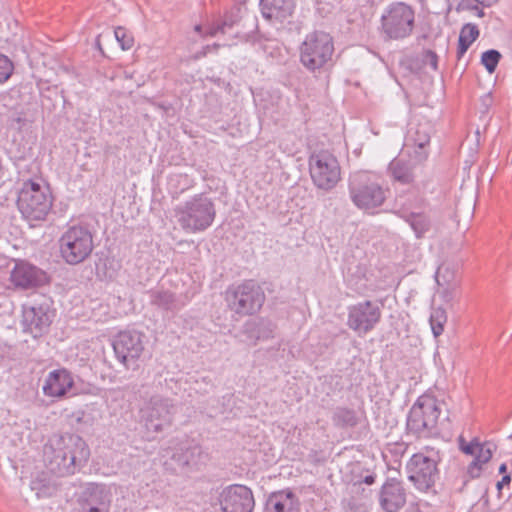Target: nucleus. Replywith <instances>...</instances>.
<instances>
[{
    "instance_id": "f257e3e1",
    "label": "nucleus",
    "mask_w": 512,
    "mask_h": 512,
    "mask_svg": "<svg viewBox=\"0 0 512 512\" xmlns=\"http://www.w3.org/2000/svg\"><path fill=\"white\" fill-rule=\"evenodd\" d=\"M47 468L57 476L72 475L85 464L90 450L78 435L61 436L45 447Z\"/></svg>"
},
{
    "instance_id": "f03ea898",
    "label": "nucleus",
    "mask_w": 512,
    "mask_h": 512,
    "mask_svg": "<svg viewBox=\"0 0 512 512\" xmlns=\"http://www.w3.org/2000/svg\"><path fill=\"white\" fill-rule=\"evenodd\" d=\"M175 214L183 230L197 233L205 231L212 225L216 217V209L213 201L201 193L178 206Z\"/></svg>"
},
{
    "instance_id": "7ed1b4c3",
    "label": "nucleus",
    "mask_w": 512,
    "mask_h": 512,
    "mask_svg": "<svg viewBox=\"0 0 512 512\" xmlns=\"http://www.w3.org/2000/svg\"><path fill=\"white\" fill-rule=\"evenodd\" d=\"M228 309L239 317L258 313L266 299L264 290L255 280H245L228 286L224 293Z\"/></svg>"
},
{
    "instance_id": "20e7f679",
    "label": "nucleus",
    "mask_w": 512,
    "mask_h": 512,
    "mask_svg": "<svg viewBox=\"0 0 512 512\" xmlns=\"http://www.w3.org/2000/svg\"><path fill=\"white\" fill-rule=\"evenodd\" d=\"M440 407L430 396H420L409 410L406 430L416 438H431L439 434L437 427Z\"/></svg>"
},
{
    "instance_id": "39448f33",
    "label": "nucleus",
    "mask_w": 512,
    "mask_h": 512,
    "mask_svg": "<svg viewBox=\"0 0 512 512\" xmlns=\"http://www.w3.org/2000/svg\"><path fill=\"white\" fill-rule=\"evenodd\" d=\"M333 38L324 31H314L306 35L300 46V62L310 72L320 71L332 61Z\"/></svg>"
},
{
    "instance_id": "423d86ee",
    "label": "nucleus",
    "mask_w": 512,
    "mask_h": 512,
    "mask_svg": "<svg viewBox=\"0 0 512 512\" xmlns=\"http://www.w3.org/2000/svg\"><path fill=\"white\" fill-rule=\"evenodd\" d=\"M415 26V11L404 2H393L381 16V32L385 39L402 40L409 37Z\"/></svg>"
},
{
    "instance_id": "0eeeda50",
    "label": "nucleus",
    "mask_w": 512,
    "mask_h": 512,
    "mask_svg": "<svg viewBox=\"0 0 512 512\" xmlns=\"http://www.w3.org/2000/svg\"><path fill=\"white\" fill-rule=\"evenodd\" d=\"M17 206L27 220L41 221L48 214L52 201L45 187L36 181L28 180L23 183L18 194Z\"/></svg>"
},
{
    "instance_id": "6e6552de",
    "label": "nucleus",
    "mask_w": 512,
    "mask_h": 512,
    "mask_svg": "<svg viewBox=\"0 0 512 512\" xmlns=\"http://www.w3.org/2000/svg\"><path fill=\"white\" fill-rule=\"evenodd\" d=\"M348 190L353 204L358 209L366 211L380 207L387 197V190L363 172L355 173L350 177Z\"/></svg>"
},
{
    "instance_id": "1a4fd4ad",
    "label": "nucleus",
    "mask_w": 512,
    "mask_h": 512,
    "mask_svg": "<svg viewBox=\"0 0 512 512\" xmlns=\"http://www.w3.org/2000/svg\"><path fill=\"white\" fill-rule=\"evenodd\" d=\"M440 460L438 453L426 455L423 452L415 453L407 462L408 479L416 489L422 492L434 491L436 481L439 479L437 464Z\"/></svg>"
},
{
    "instance_id": "9d476101",
    "label": "nucleus",
    "mask_w": 512,
    "mask_h": 512,
    "mask_svg": "<svg viewBox=\"0 0 512 512\" xmlns=\"http://www.w3.org/2000/svg\"><path fill=\"white\" fill-rule=\"evenodd\" d=\"M164 466L167 470L177 472L179 469H197L207 458L203 448L193 440L185 439L174 446L164 449Z\"/></svg>"
},
{
    "instance_id": "9b49d317",
    "label": "nucleus",
    "mask_w": 512,
    "mask_h": 512,
    "mask_svg": "<svg viewBox=\"0 0 512 512\" xmlns=\"http://www.w3.org/2000/svg\"><path fill=\"white\" fill-rule=\"evenodd\" d=\"M60 253L68 264H78L84 261L92 252V233L82 227H70L60 238Z\"/></svg>"
},
{
    "instance_id": "f8f14e48",
    "label": "nucleus",
    "mask_w": 512,
    "mask_h": 512,
    "mask_svg": "<svg viewBox=\"0 0 512 512\" xmlns=\"http://www.w3.org/2000/svg\"><path fill=\"white\" fill-rule=\"evenodd\" d=\"M309 170L314 185L324 191L332 190L341 179L339 162L328 151L313 153L309 158Z\"/></svg>"
},
{
    "instance_id": "ddd939ff",
    "label": "nucleus",
    "mask_w": 512,
    "mask_h": 512,
    "mask_svg": "<svg viewBox=\"0 0 512 512\" xmlns=\"http://www.w3.org/2000/svg\"><path fill=\"white\" fill-rule=\"evenodd\" d=\"M145 335L135 330H125L114 336L112 347L117 359L130 368L144 351Z\"/></svg>"
},
{
    "instance_id": "4468645a",
    "label": "nucleus",
    "mask_w": 512,
    "mask_h": 512,
    "mask_svg": "<svg viewBox=\"0 0 512 512\" xmlns=\"http://www.w3.org/2000/svg\"><path fill=\"white\" fill-rule=\"evenodd\" d=\"M380 319V308L370 300L348 307L347 326L359 335H365L373 330Z\"/></svg>"
},
{
    "instance_id": "2eb2a0df",
    "label": "nucleus",
    "mask_w": 512,
    "mask_h": 512,
    "mask_svg": "<svg viewBox=\"0 0 512 512\" xmlns=\"http://www.w3.org/2000/svg\"><path fill=\"white\" fill-rule=\"evenodd\" d=\"M54 311L48 303L24 305L22 311L23 331L34 338L45 334L53 321Z\"/></svg>"
},
{
    "instance_id": "dca6fc26",
    "label": "nucleus",
    "mask_w": 512,
    "mask_h": 512,
    "mask_svg": "<svg viewBox=\"0 0 512 512\" xmlns=\"http://www.w3.org/2000/svg\"><path fill=\"white\" fill-rule=\"evenodd\" d=\"M221 512H252L255 499L252 490L241 484L225 487L219 495Z\"/></svg>"
},
{
    "instance_id": "f3484780",
    "label": "nucleus",
    "mask_w": 512,
    "mask_h": 512,
    "mask_svg": "<svg viewBox=\"0 0 512 512\" xmlns=\"http://www.w3.org/2000/svg\"><path fill=\"white\" fill-rule=\"evenodd\" d=\"M377 497L383 512H399L407 503L405 483L396 477H387Z\"/></svg>"
},
{
    "instance_id": "a211bd4d",
    "label": "nucleus",
    "mask_w": 512,
    "mask_h": 512,
    "mask_svg": "<svg viewBox=\"0 0 512 512\" xmlns=\"http://www.w3.org/2000/svg\"><path fill=\"white\" fill-rule=\"evenodd\" d=\"M174 406L171 400L161 396L151 397L145 419V427L148 431L158 433L172 423V410Z\"/></svg>"
},
{
    "instance_id": "6ab92c4d",
    "label": "nucleus",
    "mask_w": 512,
    "mask_h": 512,
    "mask_svg": "<svg viewBox=\"0 0 512 512\" xmlns=\"http://www.w3.org/2000/svg\"><path fill=\"white\" fill-rule=\"evenodd\" d=\"M46 273L26 261H16L10 273V281L17 289L37 288L47 282Z\"/></svg>"
},
{
    "instance_id": "aec40b11",
    "label": "nucleus",
    "mask_w": 512,
    "mask_h": 512,
    "mask_svg": "<svg viewBox=\"0 0 512 512\" xmlns=\"http://www.w3.org/2000/svg\"><path fill=\"white\" fill-rule=\"evenodd\" d=\"M74 381L69 371L57 369L51 371L42 387L45 396L61 398L73 387Z\"/></svg>"
},
{
    "instance_id": "412c9836",
    "label": "nucleus",
    "mask_w": 512,
    "mask_h": 512,
    "mask_svg": "<svg viewBox=\"0 0 512 512\" xmlns=\"http://www.w3.org/2000/svg\"><path fill=\"white\" fill-rule=\"evenodd\" d=\"M417 160L414 158L406 159L402 156L395 157L388 165V175L402 185L414 183L416 178Z\"/></svg>"
},
{
    "instance_id": "4be33fe9",
    "label": "nucleus",
    "mask_w": 512,
    "mask_h": 512,
    "mask_svg": "<svg viewBox=\"0 0 512 512\" xmlns=\"http://www.w3.org/2000/svg\"><path fill=\"white\" fill-rule=\"evenodd\" d=\"M300 502L290 489L272 492L266 501V512H298Z\"/></svg>"
},
{
    "instance_id": "5701e85b",
    "label": "nucleus",
    "mask_w": 512,
    "mask_h": 512,
    "mask_svg": "<svg viewBox=\"0 0 512 512\" xmlns=\"http://www.w3.org/2000/svg\"><path fill=\"white\" fill-rule=\"evenodd\" d=\"M275 325L268 319L260 318L249 320L242 327V334L251 345H256L260 340H266L273 337Z\"/></svg>"
},
{
    "instance_id": "b1692460",
    "label": "nucleus",
    "mask_w": 512,
    "mask_h": 512,
    "mask_svg": "<svg viewBox=\"0 0 512 512\" xmlns=\"http://www.w3.org/2000/svg\"><path fill=\"white\" fill-rule=\"evenodd\" d=\"M260 6L264 18L283 21L292 15L295 0H260Z\"/></svg>"
},
{
    "instance_id": "393cba45",
    "label": "nucleus",
    "mask_w": 512,
    "mask_h": 512,
    "mask_svg": "<svg viewBox=\"0 0 512 512\" xmlns=\"http://www.w3.org/2000/svg\"><path fill=\"white\" fill-rule=\"evenodd\" d=\"M150 304L166 312L176 313L185 306L181 297L169 290L156 289L149 291Z\"/></svg>"
},
{
    "instance_id": "a878e982",
    "label": "nucleus",
    "mask_w": 512,
    "mask_h": 512,
    "mask_svg": "<svg viewBox=\"0 0 512 512\" xmlns=\"http://www.w3.org/2000/svg\"><path fill=\"white\" fill-rule=\"evenodd\" d=\"M432 128L428 123H419L409 131V137L416 146L414 158L417 162H423L428 157L426 146L430 143Z\"/></svg>"
},
{
    "instance_id": "bb28decb",
    "label": "nucleus",
    "mask_w": 512,
    "mask_h": 512,
    "mask_svg": "<svg viewBox=\"0 0 512 512\" xmlns=\"http://www.w3.org/2000/svg\"><path fill=\"white\" fill-rule=\"evenodd\" d=\"M496 449L497 445L493 441L480 442L474 459L467 467L470 478L476 479L481 476L484 465L491 460Z\"/></svg>"
},
{
    "instance_id": "cd10ccee",
    "label": "nucleus",
    "mask_w": 512,
    "mask_h": 512,
    "mask_svg": "<svg viewBox=\"0 0 512 512\" xmlns=\"http://www.w3.org/2000/svg\"><path fill=\"white\" fill-rule=\"evenodd\" d=\"M480 35V31L478 26L473 23H466L461 28L459 38H458V47H457V58L460 59L467 52L469 47L473 42L477 40Z\"/></svg>"
},
{
    "instance_id": "c85d7f7f",
    "label": "nucleus",
    "mask_w": 512,
    "mask_h": 512,
    "mask_svg": "<svg viewBox=\"0 0 512 512\" xmlns=\"http://www.w3.org/2000/svg\"><path fill=\"white\" fill-rule=\"evenodd\" d=\"M359 421L357 412L348 407H337L332 415L333 425L337 428H353Z\"/></svg>"
},
{
    "instance_id": "c756f323",
    "label": "nucleus",
    "mask_w": 512,
    "mask_h": 512,
    "mask_svg": "<svg viewBox=\"0 0 512 512\" xmlns=\"http://www.w3.org/2000/svg\"><path fill=\"white\" fill-rule=\"evenodd\" d=\"M169 191L172 198H178L180 194L194 186V180L187 174H174L169 179Z\"/></svg>"
},
{
    "instance_id": "7c9ffc66",
    "label": "nucleus",
    "mask_w": 512,
    "mask_h": 512,
    "mask_svg": "<svg viewBox=\"0 0 512 512\" xmlns=\"http://www.w3.org/2000/svg\"><path fill=\"white\" fill-rule=\"evenodd\" d=\"M417 238H422L430 230V218L424 213H410L406 217Z\"/></svg>"
},
{
    "instance_id": "2f4dec72",
    "label": "nucleus",
    "mask_w": 512,
    "mask_h": 512,
    "mask_svg": "<svg viewBox=\"0 0 512 512\" xmlns=\"http://www.w3.org/2000/svg\"><path fill=\"white\" fill-rule=\"evenodd\" d=\"M342 507L344 512H369L370 504L367 499H361L355 495L343 499Z\"/></svg>"
},
{
    "instance_id": "473e14b6",
    "label": "nucleus",
    "mask_w": 512,
    "mask_h": 512,
    "mask_svg": "<svg viewBox=\"0 0 512 512\" xmlns=\"http://www.w3.org/2000/svg\"><path fill=\"white\" fill-rule=\"evenodd\" d=\"M447 321L446 312L444 309H434L430 315L431 329L435 337L440 336L444 330V324Z\"/></svg>"
},
{
    "instance_id": "72a5a7b5",
    "label": "nucleus",
    "mask_w": 512,
    "mask_h": 512,
    "mask_svg": "<svg viewBox=\"0 0 512 512\" xmlns=\"http://www.w3.org/2000/svg\"><path fill=\"white\" fill-rule=\"evenodd\" d=\"M502 55L496 49H489L482 53L481 55V64L486 68L489 73H493L499 61L501 60Z\"/></svg>"
},
{
    "instance_id": "f704fd0d",
    "label": "nucleus",
    "mask_w": 512,
    "mask_h": 512,
    "mask_svg": "<svg viewBox=\"0 0 512 512\" xmlns=\"http://www.w3.org/2000/svg\"><path fill=\"white\" fill-rule=\"evenodd\" d=\"M13 61L3 53H0V85L5 84L14 73Z\"/></svg>"
},
{
    "instance_id": "c9c22d12",
    "label": "nucleus",
    "mask_w": 512,
    "mask_h": 512,
    "mask_svg": "<svg viewBox=\"0 0 512 512\" xmlns=\"http://www.w3.org/2000/svg\"><path fill=\"white\" fill-rule=\"evenodd\" d=\"M115 37L123 50L130 49L133 45V38L127 34L126 30L118 27L114 31Z\"/></svg>"
},
{
    "instance_id": "e433bc0d",
    "label": "nucleus",
    "mask_w": 512,
    "mask_h": 512,
    "mask_svg": "<svg viewBox=\"0 0 512 512\" xmlns=\"http://www.w3.org/2000/svg\"><path fill=\"white\" fill-rule=\"evenodd\" d=\"M479 444L480 441L478 438H474L469 443H467L462 436L459 437V448L463 453L467 455L475 456Z\"/></svg>"
},
{
    "instance_id": "4c0bfd02",
    "label": "nucleus",
    "mask_w": 512,
    "mask_h": 512,
    "mask_svg": "<svg viewBox=\"0 0 512 512\" xmlns=\"http://www.w3.org/2000/svg\"><path fill=\"white\" fill-rule=\"evenodd\" d=\"M239 12L240 9H237L236 12L225 15L223 21L218 23V29H223L227 32V29L232 28L240 19Z\"/></svg>"
},
{
    "instance_id": "58836bf2",
    "label": "nucleus",
    "mask_w": 512,
    "mask_h": 512,
    "mask_svg": "<svg viewBox=\"0 0 512 512\" xmlns=\"http://www.w3.org/2000/svg\"><path fill=\"white\" fill-rule=\"evenodd\" d=\"M408 449V445L404 442H396L389 444V452L395 457H402Z\"/></svg>"
},
{
    "instance_id": "ea45409f",
    "label": "nucleus",
    "mask_w": 512,
    "mask_h": 512,
    "mask_svg": "<svg viewBox=\"0 0 512 512\" xmlns=\"http://www.w3.org/2000/svg\"><path fill=\"white\" fill-rule=\"evenodd\" d=\"M426 57L429 61V65L434 69L436 70L437 69V61H438V56L435 52L431 51V50H428L427 53H426Z\"/></svg>"
},
{
    "instance_id": "a19ab883",
    "label": "nucleus",
    "mask_w": 512,
    "mask_h": 512,
    "mask_svg": "<svg viewBox=\"0 0 512 512\" xmlns=\"http://www.w3.org/2000/svg\"><path fill=\"white\" fill-rule=\"evenodd\" d=\"M25 121H26V120H25V118L23 117V115H22L21 113H19V114H17V115H15V116H13V117L11 118V122H12V124H17L18 129H21V128H22V126H24V125H25Z\"/></svg>"
},
{
    "instance_id": "79ce46f5",
    "label": "nucleus",
    "mask_w": 512,
    "mask_h": 512,
    "mask_svg": "<svg viewBox=\"0 0 512 512\" xmlns=\"http://www.w3.org/2000/svg\"><path fill=\"white\" fill-rule=\"evenodd\" d=\"M511 482V477L509 474L503 475L502 479L497 482L496 487L498 491H501L504 485H508Z\"/></svg>"
},
{
    "instance_id": "37998d69",
    "label": "nucleus",
    "mask_w": 512,
    "mask_h": 512,
    "mask_svg": "<svg viewBox=\"0 0 512 512\" xmlns=\"http://www.w3.org/2000/svg\"><path fill=\"white\" fill-rule=\"evenodd\" d=\"M218 33H222V34L226 33V32H225V30H223V29H218V23H217V24L212 25V26L209 28L208 32H207V34H208V35H210V36H215V35H216V34H218Z\"/></svg>"
},
{
    "instance_id": "c03bdc74",
    "label": "nucleus",
    "mask_w": 512,
    "mask_h": 512,
    "mask_svg": "<svg viewBox=\"0 0 512 512\" xmlns=\"http://www.w3.org/2000/svg\"><path fill=\"white\" fill-rule=\"evenodd\" d=\"M376 481V475L375 474H370V475H367L363 478V483L367 484V485H372L374 484Z\"/></svg>"
},
{
    "instance_id": "a18cd8bd",
    "label": "nucleus",
    "mask_w": 512,
    "mask_h": 512,
    "mask_svg": "<svg viewBox=\"0 0 512 512\" xmlns=\"http://www.w3.org/2000/svg\"><path fill=\"white\" fill-rule=\"evenodd\" d=\"M469 9L475 10L478 17L484 16V11L482 9H480L478 5L470 6Z\"/></svg>"
},
{
    "instance_id": "49530a36",
    "label": "nucleus",
    "mask_w": 512,
    "mask_h": 512,
    "mask_svg": "<svg viewBox=\"0 0 512 512\" xmlns=\"http://www.w3.org/2000/svg\"><path fill=\"white\" fill-rule=\"evenodd\" d=\"M218 47H219V44H216V43H215V44H213L212 46L207 45V46L204 48V53H203V54H204V55H206L208 52H210V50H211V49L216 50V49H218Z\"/></svg>"
},
{
    "instance_id": "de8ad7c7",
    "label": "nucleus",
    "mask_w": 512,
    "mask_h": 512,
    "mask_svg": "<svg viewBox=\"0 0 512 512\" xmlns=\"http://www.w3.org/2000/svg\"><path fill=\"white\" fill-rule=\"evenodd\" d=\"M360 489L362 490V492H364V489L361 488V483H355L353 484V487H352V491L355 493V494H358L360 492Z\"/></svg>"
},
{
    "instance_id": "09e8293b",
    "label": "nucleus",
    "mask_w": 512,
    "mask_h": 512,
    "mask_svg": "<svg viewBox=\"0 0 512 512\" xmlns=\"http://www.w3.org/2000/svg\"><path fill=\"white\" fill-rule=\"evenodd\" d=\"M499 473H500V474H503V475L507 474V465H506V463H502V464L500 465V467H499Z\"/></svg>"
},
{
    "instance_id": "8fccbe9b",
    "label": "nucleus",
    "mask_w": 512,
    "mask_h": 512,
    "mask_svg": "<svg viewBox=\"0 0 512 512\" xmlns=\"http://www.w3.org/2000/svg\"><path fill=\"white\" fill-rule=\"evenodd\" d=\"M487 1V6H490L492 5L493 3H495L497 0H486Z\"/></svg>"
},
{
    "instance_id": "3c124183",
    "label": "nucleus",
    "mask_w": 512,
    "mask_h": 512,
    "mask_svg": "<svg viewBox=\"0 0 512 512\" xmlns=\"http://www.w3.org/2000/svg\"><path fill=\"white\" fill-rule=\"evenodd\" d=\"M89 512H96V506H91L89 508Z\"/></svg>"
},
{
    "instance_id": "603ef678",
    "label": "nucleus",
    "mask_w": 512,
    "mask_h": 512,
    "mask_svg": "<svg viewBox=\"0 0 512 512\" xmlns=\"http://www.w3.org/2000/svg\"><path fill=\"white\" fill-rule=\"evenodd\" d=\"M195 30H196L197 32H200V31H201V26H200V25H196V26H195Z\"/></svg>"
},
{
    "instance_id": "864d4df0",
    "label": "nucleus",
    "mask_w": 512,
    "mask_h": 512,
    "mask_svg": "<svg viewBox=\"0 0 512 512\" xmlns=\"http://www.w3.org/2000/svg\"><path fill=\"white\" fill-rule=\"evenodd\" d=\"M119 267H120L119 262H115V267H113V268H114V270L118 269Z\"/></svg>"
},
{
    "instance_id": "5fc2aeb1",
    "label": "nucleus",
    "mask_w": 512,
    "mask_h": 512,
    "mask_svg": "<svg viewBox=\"0 0 512 512\" xmlns=\"http://www.w3.org/2000/svg\"><path fill=\"white\" fill-rule=\"evenodd\" d=\"M97 47H98V50L102 51V48H101V46H100V43H99V42H98V44H97Z\"/></svg>"
},
{
    "instance_id": "6e6d98bb",
    "label": "nucleus",
    "mask_w": 512,
    "mask_h": 512,
    "mask_svg": "<svg viewBox=\"0 0 512 512\" xmlns=\"http://www.w3.org/2000/svg\"><path fill=\"white\" fill-rule=\"evenodd\" d=\"M509 438H512V434L509 436Z\"/></svg>"
}]
</instances>
